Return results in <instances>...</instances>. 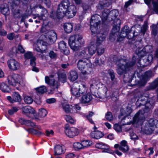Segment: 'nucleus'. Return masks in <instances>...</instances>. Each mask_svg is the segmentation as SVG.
<instances>
[{"mask_svg":"<svg viewBox=\"0 0 158 158\" xmlns=\"http://www.w3.org/2000/svg\"><path fill=\"white\" fill-rule=\"evenodd\" d=\"M87 88L84 84L79 85L77 83H74L71 89L72 94L76 98H79L82 96L80 101L81 103L84 104L88 103L93 99L92 95L88 93L84 94L86 92Z\"/></svg>","mask_w":158,"mask_h":158,"instance_id":"1","label":"nucleus"},{"mask_svg":"<svg viewBox=\"0 0 158 158\" xmlns=\"http://www.w3.org/2000/svg\"><path fill=\"white\" fill-rule=\"evenodd\" d=\"M136 62V57L133 56L131 61L127 62L125 59H120L116 60L117 66L116 69L117 73L121 75L126 74L132 68Z\"/></svg>","mask_w":158,"mask_h":158,"instance_id":"2","label":"nucleus"},{"mask_svg":"<svg viewBox=\"0 0 158 158\" xmlns=\"http://www.w3.org/2000/svg\"><path fill=\"white\" fill-rule=\"evenodd\" d=\"M92 64L89 62L86 61L85 59H81L78 60L77 63L78 69L83 75L90 73L92 71Z\"/></svg>","mask_w":158,"mask_h":158,"instance_id":"3","label":"nucleus"},{"mask_svg":"<svg viewBox=\"0 0 158 158\" xmlns=\"http://www.w3.org/2000/svg\"><path fill=\"white\" fill-rule=\"evenodd\" d=\"M111 4L112 3L110 0H103L99 2L97 6L98 9H104L102 16H101L102 22H105L107 19L110 10L106 8L110 6Z\"/></svg>","mask_w":158,"mask_h":158,"instance_id":"4","label":"nucleus"},{"mask_svg":"<svg viewBox=\"0 0 158 158\" xmlns=\"http://www.w3.org/2000/svg\"><path fill=\"white\" fill-rule=\"evenodd\" d=\"M155 101L152 98H149L145 104V108L143 110V112L140 113V111L136 114L133 118V122L134 123H137L139 121L142 120L143 119L142 114L148 112L152 107L154 104Z\"/></svg>","mask_w":158,"mask_h":158,"instance_id":"5","label":"nucleus"},{"mask_svg":"<svg viewBox=\"0 0 158 158\" xmlns=\"http://www.w3.org/2000/svg\"><path fill=\"white\" fill-rule=\"evenodd\" d=\"M82 38V37L79 35H75L70 37L69 44L72 50L76 51L79 49Z\"/></svg>","mask_w":158,"mask_h":158,"instance_id":"6","label":"nucleus"},{"mask_svg":"<svg viewBox=\"0 0 158 158\" xmlns=\"http://www.w3.org/2000/svg\"><path fill=\"white\" fill-rule=\"evenodd\" d=\"M158 121L157 120L151 119L145 125L142 127V131L147 135L151 134L155 130V128L157 127V123Z\"/></svg>","mask_w":158,"mask_h":158,"instance_id":"7","label":"nucleus"},{"mask_svg":"<svg viewBox=\"0 0 158 158\" xmlns=\"http://www.w3.org/2000/svg\"><path fill=\"white\" fill-rule=\"evenodd\" d=\"M101 16L97 15H94L91 17L90 28L92 34L97 32L98 26L101 23Z\"/></svg>","mask_w":158,"mask_h":158,"instance_id":"8","label":"nucleus"},{"mask_svg":"<svg viewBox=\"0 0 158 158\" xmlns=\"http://www.w3.org/2000/svg\"><path fill=\"white\" fill-rule=\"evenodd\" d=\"M21 78V76L18 74H13L8 76L7 80L9 83L13 86L19 85H23Z\"/></svg>","mask_w":158,"mask_h":158,"instance_id":"9","label":"nucleus"},{"mask_svg":"<svg viewBox=\"0 0 158 158\" xmlns=\"http://www.w3.org/2000/svg\"><path fill=\"white\" fill-rule=\"evenodd\" d=\"M64 128L66 135L70 138H73L78 134V131L77 128L74 127H69L68 124L65 125Z\"/></svg>","mask_w":158,"mask_h":158,"instance_id":"10","label":"nucleus"},{"mask_svg":"<svg viewBox=\"0 0 158 158\" xmlns=\"http://www.w3.org/2000/svg\"><path fill=\"white\" fill-rule=\"evenodd\" d=\"M45 36L47 42L50 44L53 43L57 38L56 34L53 31H48L46 33Z\"/></svg>","mask_w":158,"mask_h":158,"instance_id":"11","label":"nucleus"},{"mask_svg":"<svg viewBox=\"0 0 158 158\" xmlns=\"http://www.w3.org/2000/svg\"><path fill=\"white\" fill-rule=\"evenodd\" d=\"M153 76L152 72L151 71L145 72L142 78L138 81V84L140 86L144 85L146 83L148 79Z\"/></svg>","mask_w":158,"mask_h":158,"instance_id":"12","label":"nucleus"},{"mask_svg":"<svg viewBox=\"0 0 158 158\" xmlns=\"http://www.w3.org/2000/svg\"><path fill=\"white\" fill-rule=\"evenodd\" d=\"M9 69L13 71L17 70L19 68V62L13 59L9 60L7 62Z\"/></svg>","mask_w":158,"mask_h":158,"instance_id":"13","label":"nucleus"},{"mask_svg":"<svg viewBox=\"0 0 158 158\" xmlns=\"http://www.w3.org/2000/svg\"><path fill=\"white\" fill-rule=\"evenodd\" d=\"M70 2L69 0H63L59 5L58 8L64 13L65 15V12L70 6Z\"/></svg>","mask_w":158,"mask_h":158,"instance_id":"14","label":"nucleus"},{"mask_svg":"<svg viewBox=\"0 0 158 158\" xmlns=\"http://www.w3.org/2000/svg\"><path fill=\"white\" fill-rule=\"evenodd\" d=\"M77 12V9L75 6L71 5L65 12V15L69 18H72L74 16Z\"/></svg>","mask_w":158,"mask_h":158,"instance_id":"15","label":"nucleus"},{"mask_svg":"<svg viewBox=\"0 0 158 158\" xmlns=\"http://www.w3.org/2000/svg\"><path fill=\"white\" fill-rule=\"evenodd\" d=\"M35 8L40 13V16L38 14L37 15L38 18L40 20L42 19L43 17L45 16L46 15H47V10L40 5H38L35 6Z\"/></svg>","mask_w":158,"mask_h":158,"instance_id":"16","label":"nucleus"},{"mask_svg":"<svg viewBox=\"0 0 158 158\" xmlns=\"http://www.w3.org/2000/svg\"><path fill=\"white\" fill-rule=\"evenodd\" d=\"M64 14L58 8L57 10L55 11L52 10L50 13V17L53 19H60L62 18L64 16Z\"/></svg>","mask_w":158,"mask_h":158,"instance_id":"17","label":"nucleus"},{"mask_svg":"<svg viewBox=\"0 0 158 158\" xmlns=\"http://www.w3.org/2000/svg\"><path fill=\"white\" fill-rule=\"evenodd\" d=\"M131 31L128 26H124L122 29L119 37L118 38L117 40L119 41L122 40L123 39L127 36V34L130 32Z\"/></svg>","mask_w":158,"mask_h":158,"instance_id":"18","label":"nucleus"},{"mask_svg":"<svg viewBox=\"0 0 158 158\" xmlns=\"http://www.w3.org/2000/svg\"><path fill=\"white\" fill-rule=\"evenodd\" d=\"M95 34H97V44L100 45L106 39L107 35L106 33L101 31L100 32L97 33V32Z\"/></svg>","mask_w":158,"mask_h":158,"instance_id":"19","label":"nucleus"},{"mask_svg":"<svg viewBox=\"0 0 158 158\" xmlns=\"http://www.w3.org/2000/svg\"><path fill=\"white\" fill-rule=\"evenodd\" d=\"M115 148H119V149L123 152H125L128 151L129 147L127 144V142L125 140H123L120 143V145L118 144H116L114 146Z\"/></svg>","mask_w":158,"mask_h":158,"instance_id":"20","label":"nucleus"},{"mask_svg":"<svg viewBox=\"0 0 158 158\" xmlns=\"http://www.w3.org/2000/svg\"><path fill=\"white\" fill-rule=\"evenodd\" d=\"M58 48L61 52L65 54L68 55L69 54V51L66 48V44L64 41H61L58 43Z\"/></svg>","mask_w":158,"mask_h":158,"instance_id":"21","label":"nucleus"},{"mask_svg":"<svg viewBox=\"0 0 158 158\" xmlns=\"http://www.w3.org/2000/svg\"><path fill=\"white\" fill-rule=\"evenodd\" d=\"M45 81L48 84L52 85L54 89H57L59 85V83L58 81H55L54 79L50 80L49 77L47 76L45 77Z\"/></svg>","mask_w":158,"mask_h":158,"instance_id":"22","label":"nucleus"},{"mask_svg":"<svg viewBox=\"0 0 158 158\" xmlns=\"http://www.w3.org/2000/svg\"><path fill=\"white\" fill-rule=\"evenodd\" d=\"M91 82L92 83L91 84L90 86V90L92 88H93V87L96 88H99V85H102L100 82L99 79L97 77L93 78L91 80Z\"/></svg>","mask_w":158,"mask_h":158,"instance_id":"23","label":"nucleus"},{"mask_svg":"<svg viewBox=\"0 0 158 158\" xmlns=\"http://www.w3.org/2000/svg\"><path fill=\"white\" fill-rule=\"evenodd\" d=\"M22 110L23 113L26 115H27V114H33L35 113L34 109L29 106L23 107Z\"/></svg>","mask_w":158,"mask_h":158,"instance_id":"24","label":"nucleus"},{"mask_svg":"<svg viewBox=\"0 0 158 158\" xmlns=\"http://www.w3.org/2000/svg\"><path fill=\"white\" fill-rule=\"evenodd\" d=\"M78 75L76 70H71L69 73V79L71 81H73L78 78Z\"/></svg>","mask_w":158,"mask_h":158,"instance_id":"25","label":"nucleus"},{"mask_svg":"<svg viewBox=\"0 0 158 158\" xmlns=\"http://www.w3.org/2000/svg\"><path fill=\"white\" fill-rule=\"evenodd\" d=\"M47 110L44 108L40 109L38 114V116H35V118L36 120H40L39 118L44 117L47 114Z\"/></svg>","mask_w":158,"mask_h":158,"instance_id":"26","label":"nucleus"},{"mask_svg":"<svg viewBox=\"0 0 158 158\" xmlns=\"http://www.w3.org/2000/svg\"><path fill=\"white\" fill-rule=\"evenodd\" d=\"M65 151L63 147L59 145L55 146L54 149V154L55 155H60L64 153Z\"/></svg>","mask_w":158,"mask_h":158,"instance_id":"27","label":"nucleus"},{"mask_svg":"<svg viewBox=\"0 0 158 158\" xmlns=\"http://www.w3.org/2000/svg\"><path fill=\"white\" fill-rule=\"evenodd\" d=\"M58 80L59 81L63 83H64L66 81V75L64 72H58Z\"/></svg>","mask_w":158,"mask_h":158,"instance_id":"28","label":"nucleus"},{"mask_svg":"<svg viewBox=\"0 0 158 158\" xmlns=\"http://www.w3.org/2000/svg\"><path fill=\"white\" fill-rule=\"evenodd\" d=\"M103 135V133L98 131H95L91 133V137L97 139H99L102 138Z\"/></svg>","mask_w":158,"mask_h":158,"instance_id":"29","label":"nucleus"},{"mask_svg":"<svg viewBox=\"0 0 158 158\" xmlns=\"http://www.w3.org/2000/svg\"><path fill=\"white\" fill-rule=\"evenodd\" d=\"M64 28L66 33H70L73 30V25L71 23H66L64 25Z\"/></svg>","mask_w":158,"mask_h":158,"instance_id":"30","label":"nucleus"},{"mask_svg":"<svg viewBox=\"0 0 158 158\" xmlns=\"http://www.w3.org/2000/svg\"><path fill=\"white\" fill-rule=\"evenodd\" d=\"M48 21L47 20H44L43 21V26L41 27L40 32L41 33L46 32V33L48 32V30L47 29L48 27Z\"/></svg>","mask_w":158,"mask_h":158,"instance_id":"31","label":"nucleus"},{"mask_svg":"<svg viewBox=\"0 0 158 158\" xmlns=\"http://www.w3.org/2000/svg\"><path fill=\"white\" fill-rule=\"evenodd\" d=\"M118 10H113L110 11L109 14V18H111V20H114L116 19L117 16L118 15Z\"/></svg>","mask_w":158,"mask_h":158,"instance_id":"32","label":"nucleus"},{"mask_svg":"<svg viewBox=\"0 0 158 158\" xmlns=\"http://www.w3.org/2000/svg\"><path fill=\"white\" fill-rule=\"evenodd\" d=\"M157 87H158L157 98H158V77L150 84L149 87V89H154Z\"/></svg>","mask_w":158,"mask_h":158,"instance_id":"33","label":"nucleus"},{"mask_svg":"<svg viewBox=\"0 0 158 158\" xmlns=\"http://www.w3.org/2000/svg\"><path fill=\"white\" fill-rule=\"evenodd\" d=\"M1 13L5 15H7L9 13V10L8 7L6 4L2 5L1 6Z\"/></svg>","mask_w":158,"mask_h":158,"instance_id":"34","label":"nucleus"},{"mask_svg":"<svg viewBox=\"0 0 158 158\" xmlns=\"http://www.w3.org/2000/svg\"><path fill=\"white\" fill-rule=\"evenodd\" d=\"M0 89L4 92H8L10 91L8 85L4 83H2L0 84Z\"/></svg>","mask_w":158,"mask_h":158,"instance_id":"35","label":"nucleus"},{"mask_svg":"<svg viewBox=\"0 0 158 158\" xmlns=\"http://www.w3.org/2000/svg\"><path fill=\"white\" fill-rule=\"evenodd\" d=\"M91 45L88 48L89 53L90 55H93L94 54L96 51V46L94 44V42L91 43Z\"/></svg>","mask_w":158,"mask_h":158,"instance_id":"36","label":"nucleus"},{"mask_svg":"<svg viewBox=\"0 0 158 158\" xmlns=\"http://www.w3.org/2000/svg\"><path fill=\"white\" fill-rule=\"evenodd\" d=\"M19 121L22 124H25L27 125H30L32 127L36 126L35 123H32L29 120H26L24 119H21L19 120Z\"/></svg>","mask_w":158,"mask_h":158,"instance_id":"37","label":"nucleus"},{"mask_svg":"<svg viewBox=\"0 0 158 158\" xmlns=\"http://www.w3.org/2000/svg\"><path fill=\"white\" fill-rule=\"evenodd\" d=\"M62 105L64 110L66 113H69L71 112V110L73 107L72 106H70L68 104L65 103H62Z\"/></svg>","mask_w":158,"mask_h":158,"instance_id":"38","label":"nucleus"},{"mask_svg":"<svg viewBox=\"0 0 158 158\" xmlns=\"http://www.w3.org/2000/svg\"><path fill=\"white\" fill-rule=\"evenodd\" d=\"M31 0H12V5L14 6L15 5L17 6L19 4L20 2H22L23 4H28Z\"/></svg>","mask_w":158,"mask_h":158,"instance_id":"39","label":"nucleus"},{"mask_svg":"<svg viewBox=\"0 0 158 158\" xmlns=\"http://www.w3.org/2000/svg\"><path fill=\"white\" fill-rule=\"evenodd\" d=\"M141 40V39H139V40H137L135 42H134V41L130 42H131L133 44L134 46L133 47L134 48L135 47L136 48V49H138L139 48H142L143 46L140 41Z\"/></svg>","mask_w":158,"mask_h":158,"instance_id":"40","label":"nucleus"},{"mask_svg":"<svg viewBox=\"0 0 158 158\" xmlns=\"http://www.w3.org/2000/svg\"><path fill=\"white\" fill-rule=\"evenodd\" d=\"M37 94H42L47 91L46 87L44 86H41L35 89Z\"/></svg>","mask_w":158,"mask_h":158,"instance_id":"41","label":"nucleus"},{"mask_svg":"<svg viewBox=\"0 0 158 158\" xmlns=\"http://www.w3.org/2000/svg\"><path fill=\"white\" fill-rule=\"evenodd\" d=\"M135 52L139 56L143 57L147 54L146 52L143 48H139L138 49H136Z\"/></svg>","mask_w":158,"mask_h":158,"instance_id":"42","label":"nucleus"},{"mask_svg":"<svg viewBox=\"0 0 158 158\" xmlns=\"http://www.w3.org/2000/svg\"><path fill=\"white\" fill-rule=\"evenodd\" d=\"M87 51V49L83 50L80 52L76 54V55H77L80 58H84V59H85L88 56V54L86 53Z\"/></svg>","mask_w":158,"mask_h":158,"instance_id":"43","label":"nucleus"},{"mask_svg":"<svg viewBox=\"0 0 158 158\" xmlns=\"http://www.w3.org/2000/svg\"><path fill=\"white\" fill-rule=\"evenodd\" d=\"M153 59V57L152 55H149L148 56V58L146 59V64L144 65L141 64L140 65V67H143L144 66H146L149 65L152 62Z\"/></svg>","mask_w":158,"mask_h":158,"instance_id":"44","label":"nucleus"},{"mask_svg":"<svg viewBox=\"0 0 158 158\" xmlns=\"http://www.w3.org/2000/svg\"><path fill=\"white\" fill-rule=\"evenodd\" d=\"M12 97L15 102H19L21 101V97L18 93L14 92L13 94Z\"/></svg>","mask_w":158,"mask_h":158,"instance_id":"45","label":"nucleus"},{"mask_svg":"<svg viewBox=\"0 0 158 158\" xmlns=\"http://www.w3.org/2000/svg\"><path fill=\"white\" fill-rule=\"evenodd\" d=\"M152 30V34L154 36H156L158 33V27L156 25H152L151 27Z\"/></svg>","mask_w":158,"mask_h":158,"instance_id":"46","label":"nucleus"},{"mask_svg":"<svg viewBox=\"0 0 158 158\" xmlns=\"http://www.w3.org/2000/svg\"><path fill=\"white\" fill-rule=\"evenodd\" d=\"M138 33L135 34V31H134L133 32H131V31L130 32L127 34L126 37L128 39L132 40V41H133V38H134L135 36L138 35Z\"/></svg>","mask_w":158,"mask_h":158,"instance_id":"47","label":"nucleus"},{"mask_svg":"<svg viewBox=\"0 0 158 158\" xmlns=\"http://www.w3.org/2000/svg\"><path fill=\"white\" fill-rule=\"evenodd\" d=\"M97 52L98 55H101L104 52V49L103 48V46L101 45L97 44Z\"/></svg>","mask_w":158,"mask_h":158,"instance_id":"48","label":"nucleus"},{"mask_svg":"<svg viewBox=\"0 0 158 158\" xmlns=\"http://www.w3.org/2000/svg\"><path fill=\"white\" fill-rule=\"evenodd\" d=\"M25 102L27 104H29L33 102V100L31 96H25L24 98Z\"/></svg>","mask_w":158,"mask_h":158,"instance_id":"49","label":"nucleus"},{"mask_svg":"<svg viewBox=\"0 0 158 158\" xmlns=\"http://www.w3.org/2000/svg\"><path fill=\"white\" fill-rule=\"evenodd\" d=\"M148 27V22L145 21L143 26L141 27V31L143 34H144L146 32Z\"/></svg>","mask_w":158,"mask_h":158,"instance_id":"50","label":"nucleus"},{"mask_svg":"<svg viewBox=\"0 0 158 158\" xmlns=\"http://www.w3.org/2000/svg\"><path fill=\"white\" fill-rule=\"evenodd\" d=\"M107 72L110 76L111 80L112 81H114L115 80V73L113 70L112 69H109L108 70Z\"/></svg>","mask_w":158,"mask_h":158,"instance_id":"51","label":"nucleus"},{"mask_svg":"<svg viewBox=\"0 0 158 158\" xmlns=\"http://www.w3.org/2000/svg\"><path fill=\"white\" fill-rule=\"evenodd\" d=\"M83 148L88 147L92 144V142L88 140L84 141L82 142Z\"/></svg>","mask_w":158,"mask_h":158,"instance_id":"52","label":"nucleus"},{"mask_svg":"<svg viewBox=\"0 0 158 158\" xmlns=\"http://www.w3.org/2000/svg\"><path fill=\"white\" fill-rule=\"evenodd\" d=\"M106 118L108 121H111L113 119V117L111 112H108L106 114Z\"/></svg>","mask_w":158,"mask_h":158,"instance_id":"53","label":"nucleus"},{"mask_svg":"<svg viewBox=\"0 0 158 158\" xmlns=\"http://www.w3.org/2000/svg\"><path fill=\"white\" fill-rule=\"evenodd\" d=\"M25 57L27 59H32L33 57L35 56H33L32 53L31 52H27L24 54Z\"/></svg>","mask_w":158,"mask_h":158,"instance_id":"54","label":"nucleus"},{"mask_svg":"<svg viewBox=\"0 0 158 158\" xmlns=\"http://www.w3.org/2000/svg\"><path fill=\"white\" fill-rule=\"evenodd\" d=\"M64 118L66 120L67 122H69V123L72 124H73V123H74V120L70 116L66 115H65Z\"/></svg>","mask_w":158,"mask_h":158,"instance_id":"55","label":"nucleus"},{"mask_svg":"<svg viewBox=\"0 0 158 158\" xmlns=\"http://www.w3.org/2000/svg\"><path fill=\"white\" fill-rule=\"evenodd\" d=\"M18 110V109L16 107H13L11 109L8 110V114L10 115H12L13 114Z\"/></svg>","mask_w":158,"mask_h":158,"instance_id":"56","label":"nucleus"},{"mask_svg":"<svg viewBox=\"0 0 158 158\" xmlns=\"http://www.w3.org/2000/svg\"><path fill=\"white\" fill-rule=\"evenodd\" d=\"M106 92H103V94H101L100 93H99V94L98 93V92L97 94L95 93L94 94H93V95L96 98H103L104 97H105L106 95Z\"/></svg>","mask_w":158,"mask_h":158,"instance_id":"57","label":"nucleus"},{"mask_svg":"<svg viewBox=\"0 0 158 158\" xmlns=\"http://www.w3.org/2000/svg\"><path fill=\"white\" fill-rule=\"evenodd\" d=\"M73 147L75 149H79L83 148L82 143H74Z\"/></svg>","mask_w":158,"mask_h":158,"instance_id":"58","label":"nucleus"},{"mask_svg":"<svg viewBox=\"0 0 158 158\" xmlns=\"http://www.w3.org/2000/svg\"><path fill=\"white\" fill-rule=\"evenodd\" d=\"M146 53L152 52V48L150 45H147L143 48Z\"/></svg>","mask_w":158,"mask_h":158,"instance_id":"59","label":"nucleus"},{"mask_svg":"<svg viewBox=\"0 0 158 158\" xmlns=\"http://www.w3.org/2000/svg\"><path fill=\"white\" fill-rule=\"evenodd\" d=\"M6 36L7 38L10 40H13L15 37V35L13 32L9 33Z\"/></svg>","mask_w":158,"mask_h":158,"instance_id":"60","label":"nucleus"},{"mask_svg":"<svg viewBox=\"0 0 158 158\" xmlns=\"http://www.w3.org/2000/svg\"><path fill=\"white\" fill-rule=\"evenodd\" d=\"M94 114V113L92 112H89V114L86 116V117L89 121L92 124H94V122L91 119V118Z\"/></svg>","mask_w":158,"mask_h":158,"instance_id":"61","label":"nucleus"},{"mask_svg":"<svg viewBox=\"0 0 158 158\" xmlns=\"http://www.w3.org/2000/svg\"><path fill=\"white\" fill-rule=\"evenodd\" d=\"M114 129L117 131L121 132L122 131L121 126L118 124H115L114 126Z\"/></svg>","mask_w":158,"mask_h":158,"instance_id":"62","label":"nucleus"},{"mask_svg":"<svg viewBox=\"0 0 158 158\" xmlns=\"http://www.w3.org/2000/svg\"><path fill=\"white\" fill-rule=\"evenodd\" d=\"M7 35V32L4 29L0 28V36H5Z\"/></svg>","mask_w":158,"mask_h":158,"instance_id":"63","label":"nucleus"},{"mask_svg":"<svg viewBox=\"0 0 158 158\" xmlns=\"http://www.w3.org/2000/svg\"><path fill=\"white\" fill-rule=\"evenodd\" d=\"M118 35V34L110 33V34L109 39L111 41H113L115 40Z\"/></svg>","mask_w":158,"mask_h":158,"instance_id":"64","label":"nucleus"}]
</instances>
